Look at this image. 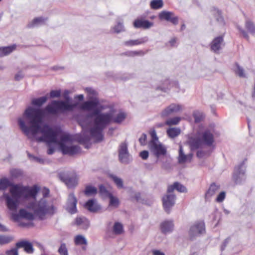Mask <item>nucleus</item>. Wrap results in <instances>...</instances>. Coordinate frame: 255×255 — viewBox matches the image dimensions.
Returning <instances> with one entry per match:
<instances>
[{
	"instance_id": "obj_31",
	"label": "nucleus",
	"mask_w": 255,
	"mask_h": 255,
	"mask_svg": "<svg viewBox=\"0 0 255 255\" xmlns=\"http://www.w3.org/2000/svg\"><path fill=\"white\" fill-rule=\"evenodd\" d=\"M47 20V18L43 17H38L34 18L33 20L27 24L28 28H32L44 24Z\"/></svg>"
},
{
	"instance_id": "obj_9",
	"label": "nucleus",
	"mask_w": 255,
	"mask_h": 255,
	"mask_svg": "<svg viewBox=\"0 0 255 255\" xmlns=\"http://www.w3.org/2000/svg\"><path fill=\"white\" fill-rule=\"evenodd\" d=\"M244 162L235 167L233 175V180L236 184H241L243 181L245 180V170L243 169Z\"/></svg>"
},
{
	"instance_id": "obj_55",
	"label": "nucleus",
	"mask_w": 255,
	"mask_h": 255,
	"mask_svg": "<svg viewBox=\"0 0 255 255\" xmlns=\"http://www.w3.org/2000/svg\"><path fill=\"white\" fill-rule=\"evenodd\" d=\"M61 90H52L50 92V97L51 98H58L60 96Z\"/></svg>"
},
{
	"instance_id": "obj_8",
	"label": "nucleus",
	"mask_w": 255,
	"mask_h": 255,
	"mask_svg": "<svg viewBox=\"0 0 255 255\" xmlns=\"http://www.w3.org/2000/svg\"><path fill=\"white\" fill-rule=\"evenodd\" d=\"M119 158L121 162L128 164L130 161L129 154L128 149V144L126 142L120 144L119 149Z\"/></svg>"
},
{
	"instance_id": "obj_6",
	"label": "nucleus",
	"mask_w": 255,
	"mask_h": 255,
	"mask_svg": "<svg viewBox=\"0 0 255 255\" xmlns=\"http://www.w3.org/2000/svg\"><path fill=\"white\" fill-rule=\"evenodd\" d=\"M59 177L69 188H74L78 185L79 178L75 172L67 175L60 173Z\"/></svg>"
},
{
	"instance_id": "obj_23",
	"label": "nucleus",
	"mask_w": 255,
	"mask_h": 255,
	"mask_svg": "<svg viewBox=\"0 0 255 255\" xmlns=\"http://www.w3.org/2000/svg\"><path fill=\"white\" fill-rule=\"evenodd\" d=\"M27 219L28 220H33L34 219V215L30 212H28L24 209H21L19 211L18 214H13V217L14 220H17L18 217Z\"/></svg>"
},
{
	"instance_id": "obj_19",
	"label": "nucleus",
	"mask_w": 255,
	"mask_h": 255,
	"mask_svg": "<svg viewBox=\"0 0 255 255\" xmlns=\"http://www.w3.org/2000/svg\"><path fill=\"white\" fill-rule=\"evenodd\" d=\"M15 246L18 249L23 248L24 251L27 254H32L34 252L32 244L26 241H19L16 243Z\"/></svg>"
},
{
	"instance_id": "obj_60",
	"label": "nucleus",
	"mask_w": 255,
	"mask_h": 255,
	"mask_svg": "<svg viewBox=\"0 0 255 255\" xmlns=\"http://www.w3.org/2000/svg\"><path fill=\"white\" fill-rule=\"evenodd\" d=\"M238 29L243 34L244 37H245L247 40H249L250 37L248 32L242 29L240 26H237Z\"/></svg>"
},
{
	"instance_id": "obj_15",
	"label": "nucleus",
	"mask_w": 255,
	"mask_h": 255,
	"mask_svg": "<svg viewBox=\"0 0 255 255\" xmlns=\"http://www.w3.org/2000/svg\"><path fill=\"white\" fill-rule=\"evenodd\" d=\"M159 17L160 19L169 21L174 25H177L178 23V17L171 11H162L159 13Z\"/></svg>"
},
{
	"instance_id": "obj_27",
	"label": "nucleus",
	"mask_w": 255,
	"mask_h": 255,
	"mask_svg": "<svg viewBox=\"0 0 255 255\" xmlns=\"http://www.w3.org/2000/svg\"><path fill=\"white\" fill-rule=\"evenodd\" d=\"M173 223L171 221H165L160 225L161 232L165 234L171 232L173 230Z\"/></svg>"
},
{
	"instance_id": "obj_62",
	"label": "nucleus",
	"mask_w": 255,
	"mask_h": 255,
	"mask_svg": "<svg viewBox=\"0 0 255 255\" xmlns=\"http://www.w3.org/2000/svg\"><path fill=\"white\" fill-rule=\"evenodd\" d=\"M148 152L146 150H143L140 152V156L143 160L146 159L148 157Z\"/></svg>"
},
{
	"instance_id": "obj_3",
	"label": "nucleus",
	"mask_w": 255,
	"mask_h": 255,
	"mask_svg": "<svg viewBox=\"0 0 255 255\" xmlns=\"http://www.w3.org/2000/svg\"><path fill=\"white\" fill-rule=\"evenodd\" d=\"M49 194V190L44 188L42 191L44 198L40 199L38 202H32L28 206V208L32 210L34 215L40 220L45 219L46 215L52 216L55 213L56 208L53 204L48 202L44 198L47 197Z\"/></svg>"
},
{
	"instance_id": "obj_46",
	"label": "nucleus",
	"mask_w": 255,
	"mask_h": 255,
	"mask_svg": "<svg viewBox=\"0 0 255 255\" xmlns=\"http://www.w3.org/2000/svg\"><path fill=\"white\" fill-rule=\"evenodd\" d=\"M75 243L77 245H87L86 239L81 235H78L75 238Z\"/></svg>"
},
{
	"instance_id": "obj_34",
	"label": "nucleus",
	"mask_w": 255,
	"mask_h": 255,
	"mask_svg": "<svg viewBox=\"0 0 255 255\" xmlns=\"http://www.w3.org/2000/svg\"><path fill=\"white\" fill-rule=\"evenodd\" d=\"M245 27L247 30L253 35H255V24L253 21L247 19L245 21Z\"/></svg>"
},
{
	"instance_id": "obj_42",
	"label": "nucleus",
	"mask_w": 255,
	"mask_h": 255,
	"mask_svg": "<svg viewBox=\"0 0 255 255\" xmlns=\"http://www.w3.org/2000/svg\"><path fill=\"white\" fill-rule=\"evenodd\" d=\"M113 232L116 235H121L124 232L123 225L119 222H116L113 226Z\"/></svg>"
},
{
	"instance_id": "obj_35",
	"label": "nucleus",
	"mask_w": 255,
	"mask_h": 255,
	"mask_svg": "<svg viewBox=\"0 0 255 255\" xmlns=\"http://www.w3.org/2000/svg\"><path fill=\"white\" fill-rule=\"evenodd\" d=\"M47 99L48 98L46 96H43L38 98H34L32 100L31 104L32 105L40 107L47 101Z\"/></svg>"
},
{
	"instance_id": "obj_37",
	"label": "nucleus",
	"mask_w": 255,
	"mask_h": 255,
	"mask_svg": "<svg viewBox=\"0 0 255 255\" xmlns=\"http://www.w3.org/2000/svg\"><path fill=\"white\" fill-rule=\"evenodd\" d=\"M145 52L142 50L139 51H128L121 54V55H124L128 57H134L136 56H143Z\"/></svg>"
},
{
	"instance_id": "obj_59",
	"label": "nucleus",
	"mask_w": 255,
	"mask_h": 255,
	"mask_svg": "<svg viewBox=\"0 0 255 255\" xmlns=\"http://www.w3.org/2000/svg\"><path fill=\"white\" fill-rule=\"evenodd\" d=\"M150 134L152 138L150 141H154L155 142L159 141L158 138L156 135V131L154 129L151 130L150 132Z\"/></svg>"
},
{
	"instance_id": "obj_57",
	"label": "nucleus",
	"mask_w": 255,
	"mask_h": 255,
	"mask_svg": "<svg viewBox=\"0 0 255 255\" xmlns=\"http://www.w3.org/2000/svg\"><path fill=\"white\" fill-rule=\"evenodd\" d=\"M114 28L115 32L119 33L124 30V26L122 23L119 22Z\"/></svg>"
},
{
	"instance_id": "obj_33",
	"label": "nucleus",
	"mask_w": 255,
	"mask_h": 255,
	"mask_svg": "<svg viewBox=\"0 0 255 255\" xmlns=\"http://www.w3.org/2000/svg\"><path fill=\"white\" fill-rule=\"evenodd\" d=\"M16 48V45L13 44L10 46L0 47V57L10 54Z\"/></svg>"
},
{
	"instance_id": "obj_47",
	"label": "nucleus",
	"mask_w": 255,
	"mask_h": 255,
	"mask_svg": "<svg viewBox=\"0 0 255 255\" xmlns=\"http://www.w3.org/2000/svg\"><path fill=\"white\" fill-rule=\"evenodd\" d=\"M110 199L109 205L117 208L119 205V200L117 197H115L112 194L108 197Z\"/></svg>"
},
{
	"instance_id": "obj_48",
	"label": "nucleus",
	"mask_w": 255,
	"mask_h": 255,
	"mask_svg": "<svg viewBox=\"0 0 255 255\" xmlns=\"http://www.w3.org/2000/svg\"><path fill=\"white\" fill-rule=\"evenodd\" d=\"M92 111H93V112L91 113H90L88 115V117H89L90 118H95V117H98L99 115H100L101 114H103L105 113H101V110L99 109L97 107H96L95 109H93Z\"/></svg>"
},
{
	"instance_id": "obj_44",
	"label": "nucleus",
	"mask_w": 255,
	"mask_h": 255,
	"mask_svg": "<svg viewBox=\"0 0 255 255\" xmlns=\"http://www.w3.org/2000/svg\"><path fill=\"white\" fill-rule=\"evenodd\" d=\"M111 178L113 179L114 183L116 184L118 188H123L124 187L123 181L122 179L116 175H111Z\"/></svg>"
},
{
	"instance_id": "obj_40",
	"label": "nucleus",
	"mask_w": 255,
	"mask_h": 255,
	"mask_svg": "<svg viewBox=\"0 0 255 255\" xmlns=\"http://www.w3.org/2000/svg\"><path fill=\"white\" fill-rule=\"evenodd\" d=\"M97 189L91 185H87L85 187L84 194L87 196L95 195L97 193Z\"/></svg>"
},
{
	"instance_id": "obj_11",
	"label": "nucleus",
	"mask_w": 255,
	"mask_h": 255,
	"mask_svg": "<svg viewBox=\"0 0 255 255\" xmlns=\"http://www.w3.org/2000/svg\"><path fill=\"white\" fill-rule=\"evenodd\" d=\"M205 232V224L203 221H198L191 227L189 234L190 238L192 240L194 237L200 235Z\"/></svg>"
},
{
	"instance_id": "obj_12",
	"label": "nucleus",
	"mask_w": 255,
	"mask_h": 255,
	"mask_svg": "<svg viewBox=\"0 0 255 255\" xmlns=\"http://www.w3.org/2000/svg\"><path fill=\"white\" fill-rule=\"evenodd\" d=\"M182 110V106L179 104H171L161 113L162 118L168 117Z\"/></svg>"
},
{
	"instance_id": "obj_58",
	"label": "nucleus",
	"mask_w": 255,
	"mask_h": 255,
	"mask_svg": "<svg viewBox=\"0 0 255 255\" xmlns=\"http://www.w3.org/2000/svg\"><path fill=\"white\" fill-rule=\"evenodd\" d=\"M146 134L145 133H142L141 136L139 138V142L141 145H144L146 143Z\"/></svg>"
},
{
	"instance_id": "obj_20",
	"label": "nucleus",
	"mask_w": 255,
	"mask_h": 255,
	"mask_svg": "<svg viewBox=\"0 0 255 255\" xmlns=\"http://www.w3.org/2000/svg\"><path fill=\"white\" fill-rule=\"evenodd\" d=\"M99 102L97 99L92 101H88L84 102L81 106V109L84 111H92L93 109L98 107Z\"/></svg>"
},
{
	"instance_id": "obj_26",
	"label": "nucleus",
	"mask_w": 255,
	"mask_h": 255,
	"mask_svg": "<svg viewBox=\"0 0 255 255\" xmlns=\"http://www.w3.org/2000/svg\"><path fill=\"white\" fill-rule=\"evenodd\" d=\"M148 41V38L147 36H144L137 39L129 40L124 42V44L126 46H132L134 45H140L144 44Z\"/></svg>"
},
{
	"instance_id": "obj_1",
	"label": "nucleus",
	"mask_w": 255,
	"mask_h": 255,
	"mask_svg": "<svg viewBox=\"0 0 255 255\" xmlns=\"http://www.w3.org/2000/svg\"><path fill=\"white\" fill-rule=\"evenodd\" d=\"M44 117V110L31 107H28L23 114L22 118L18 119L19 128L28 138L35 137L40 132L42 135L36 138L38 142H45L48 145L60 144L58 136L59 131L47 125L41 127Z\"/></svg>"
},
{
	"instance_id": "obj_16",
	"label": "nucleus",
	"mask_w": 255,
	"mask_h": 255,
	"mask_svg": "<svg viewBox=\"0 0 255 255\" xmlns=\"http://www.w3.org/2000/svg\"><path fill=\"white\" fill-rule=\"evenodd\" d=\"M224 45L223 36L215 37L210 44V49L214 53L219 54L222 46Z\"/></svg>"
},
{
	"instance_id": "obj_56",
	"label": "nucleus",
	"mask_w": 255,
	"mask_h": 255,
	"mask_svg": "<svg viewBox=\"0 0 255 255\" xmlns=\"http://www.w3.org/2000/svg\"><path fill=\"white\" fill-rule=\"evenodd\" d=\"M225 197H226V193L224 191L221 192L220 193V194L217 197L216 201L217 202H218V203L222 202L224 200Z\"/></svg>"
},
{
	"instance_id": "obj_38",
	"label": "nucleus",
	"mask_w": 255,
	"mask_h": 255,
	"mask_svg": "<svg viewBox=\"0 0 255 255\" xmlns=\"http://www.w3.org/2000/svg\"><path fill=\"white\" fill-rule=\"evenodd\" d=\"M181 130L178 128H169L167 130V133L170 138H174L180 134Z\"/></svg>"
},
{
	"instance_id": "obj_5",
	"label": "nucleus",
	"mask_w": 255,
	"mask_h": 255,
	"mask_svg": "<svg viewBox=\"0 0 255 255\" xmlns=\"http://www.w3.org/2000/svg\"><path fill=\"white\" fill-rule=\"evenodd\" d=\"M148 148L150 152L157 158L165 155L167 153L166 147L159 141L155 142L154 141H150Z\"/></svg>"
},
{
	"instance_id": "obj_22",
	"label": "nucleus",
	"mask_w": 255,
	"mask_h": 255,
	"mask_svg": "<svg viewBox=\"0 0 255 255\" xmlns=\"http://www.w3.org/2000/svg\"><path fill=\"white\" fill-rule=\"evenodd\" d=\"M189 143L192 150L197 149L204 145L199 134L197 137L190 138Z\"/></svg>"
},
{
	"instance_id": "obj_10",
	"label": "nucleus",
	"mask_w": 255,
	"mask_h": 255,
	"mask_svg": "<svg viewBox=\"0 0 255 255\" xmlns=\"http://www.w3.org/2000/svg\"><path fill=\"white\" fill-rule=\"evenodd\" d=\"M176 196L172 193L167 191L166 195L162 198L163 206L166 212L169 213L170 209L175 204Z\"/></svg>"
},
{
	"instance_id": "obj_53",
	"label": "nucleus",
	"mask_w": 255,
	"mask_h": 255,
	"mask_svg": "<svg viewBox=\"0 0 255 255\" xmlns=\"http://www.w3.org/2000/svg\"><path fill=\"white\" fill-rule=\"evenodd\" d=\"M11 238L9 237L0 235V244L3 245L9 243L11 241Z\"/></svg>"
},
{
	"instance_id": "obj_52",
	"label": "nucleus",
	"mask_w": 255,
	"mask_h": 255,
	"mask_svg": "<svg viewBox=\"0 0 255 255\" xmlns=\"http://www.w3.org/2000/svg\"><path fill=\"white\" fill-rule=\"evenodd\" d=\"M10 175L13 178H17L22 175V172L20 170L13 169L10 171Z\"/></svg>"
},
{
	"instance_id": "obj_64",
	"label": "nucleus",
	"mask_w": 255,
	"mask_h": 255,
	"mask_svg": "<svg viewBox=\"0 0 255 255\" xmlns=\"http://www.w3.org/2000/svg\"><path fill=\"white\" fill-rule=\"evenodd\" d=\"M231 239L230 237L227 238L225 239L223 243V244L221 246V251H223L225 250V248L226 247L227 245L229 243V241H230Z\"/></svg>"
},
{
	"instance_id": "obj_32",
	"label": "nucleus",
	"mask_w": 255,
	"mask_h": 255,
	"mask_svg": "<svg viewBox=\"0 0 255 255\" xmlns=\"http://www.w3.org/2000/svg\"><path fill=\"white\" fill-rule=\"evenodd\" d=\"M76 224L81 226L82 228L86 229L89 226V221L85 217H77L75 219Z\"/></svg>"
},
{
	"instance_id": "obj_54",
	"label": "nucleus",
	"mask_w": 255,
	"mask_h": 255,
	"mask_svg": "<svg viewBox=\"0 0 255 255\" xmlns=\"http://www.w3.org/2000/svg\"><path fill=\"white\" fill-rule=\"evenodd\" d=\"M18 248L15 247L14 248L6 251L5 254L6 255H18Z\"/></svg>"
},
{
	"instance_id": "obj_25",
	"label": "nucleus",
	"mask_w": 255,
	"mask_h": 255,
	"mask_svg": "<svg viewBox=\"0 0 255 255\" xmlns=\"http://www.w3.org/2000/svg\"><path fill=\"white\" fill-rule=\"evenodd\" d=\"M134 27L147 29L153 25V23L147 20L136 19L133 22Z\"/></svg>"
},
{
	"instance_id": "obj_21",
	"label": "nucleus",
	"mask_w": 255,
	"mask_h": 255,
	"mask_svg": "<svg viewBox=\"0 0 255 255\" xmlns=\"http://www.w3.org/2000/svg\"><path fill=\"white\" fill-rule=\"evenodd\" d=\"M193 157L192 153H189L187 155L185 154L183 150V147L181 145L179 146V155L178 157V161L179 163L182 164L186 162H190Z\"/></svg>"
},
{
	"instance_id": "obj_17",
	"label": "nucleus",
	"mask_w": 255,
	"mask_h": 255,
	"mask_svg": "<svg viewBox=\"0 0 255 255\" xmlns=\"http://www.w3.org/2000/svg\"><path fill=\"white\" fill-rule=\"evenodd\" d=\"M60 148L64 154L73 155L80 152L81 148L78 145L67 146L62 143H60Z\"/></svg>"
},
{
	"instance_id": "obj_28",
	"label": "nucleus",
	"mask_w": 255,
	"mask_h": 255,
	"mask_svg": "<svg viewBox=\"0 0 255 255\" xmlns=\"http://www.w3.org/2000/svg\"><path fill=\"white\" fill-rule=\"evenodd\" d=\"M85 207L90 212H96L100 209V207L98 205L95 199L89 200L85 205Z\"/></svg>"
},
{
	"instance_id": "obj_51",
	"label": "nucleus",
	"mask_w": 255,
	"mask_h": 255,
	"mask_svg": "<svg viewBox=\"0 0 255 255\" xmlns=\"http://www.w3.org/2000/svg\"><path fill=\"white\" fill-rule=\"evenodd\" d=\"M164 86L161 87H158L156 88V90H161L162 91L166 92L167 90H168L170 87V83L168 80H166L164 83Z\"/></svg>"
},
{
	"instance_id": "obj_39",
	"label": "nucleus",
	"mask_w": 255,
	"mask_h": 255,
	"mask_svg": "<svg viewBox=\"0 0 255 255\" xmlns=\"http://www.w3.org/2000/svg\"><path fill=\"white\" fill-rule=\"evenodd\" d=\"M99 194L103 198H107L110 197L112 194L107 190L106 187L103 185H100L99 186Z\"/></svg>"
},
{
	"instance_id": "obj_36",
	"label": "nucleus",
	"mask_w": 255,
	"mask_h": 255,
	"mask_svg": "<svg viewBox=\"0 0 255 255\" xmlns=\"http://www.w3.org/2000/svg\"><path fill=\"white\" fill-rule=\"evenodd\" d=\"M234 71L236 74L238 75L241 78L246 77V74L244 72V68L240 66L239 63H235V66L234 67Z\"/></svg>"
},
{
	"instance_id": "obj_7",
	"label": "nucleus",
	"mask_w": 255,
	"mask_h": 255,
	"mask_svg": "<svg viewBox=\"0 0 255 255\" xmlns=\"http://www.w3.org/2000/svg\"><path fill=\"white\" fill-rule=\"evenodd\" d=\"M111 122H112V113H105L94 119L95 126H98L103 128H105Z\"/></svg>"
},
{
	"instance_id": "obj_2",
	"label": "nucleus",
	"mask_w": 255,
	"mask_h": 255,
	"mask_svg": "<svg viewBox=\"0 0 255 255\" xmlns=\"http://www.w3.org/2000/svg\"><path fill=\"white\" fill-rule=\"evenodd\" d=\"M8 187H10V195L4 193L3 197L5 200L7 208L12 211L16 210L21 199H26L29 197L35 199L39 190L36 185L30 188L29 186H23L20 184H13L6 178H1L0 180V190H4Z\"/></svg>"
},
{
	"instance_id": "obj_61",
	"label": "nucleus",
	"mask_w": 255,
	"mask_h": 255,
	"mask_svg": "<svg viewBox=\"0 0 255 255\" xmlns=\"http://www.w3.org/2000/svg\"><path fill=\"white\" fill-rule=\"evenodd\" d=\"M28 156L30 159H33L38 163H43V160L41 158L31 155L29 153H28Z\"/></svg>"
},
{
	"instance_id": "obj_45",
	"label": "nucleus",
	"mask_w": 255,
	"mask_h": 255,
	"mask_svg": "<svg viewBox=\"0 0 255 255\" xmlns=\"http://www.w3.org/2000/svg\"><path fill=\"white\" fill-rule=\"evenodd\" d=\"M181 120V118L180 117H174V118H170L169 119H168L166 122H165V125H168V126H173V125H177L179 122Z\"/></svg>"
},
{
	"instance_id": "obj_18",
	"label": "nucleus",
	"mask_w": 255,
	"mask_h": 255,
	"mask_svg": "<svg viewBox=\"0 0 255 255\" xmlns=\"http://www.w3.org/2000/svg\"><path fill=\"white\" fill-rule=\"evenodd\" d=\"M104 128L99 127L98 126H95L90 129V133L91 136L94 138L97 141H101L103 139V134L102 133L103 130Z\"/></svg>"
},
{
	"instance_id": "obj_43",
	"label": "nucleus",
	"mask_w": 255,
	"mask_h": 255,
	"mask_svg": "<svg viewBox=\"0 0 255 255\" xmlns=\"http://www.w3.org/2000/svg\"><path fill=\"white\" fill-rule=\"evenodd\" d=\"M126 117V115L121 112L118 114L115 118L112 117V121L115 123H120L123 122Z\"/></svg>"
},
{
	"instance_id": "obj_4",
	"label": "nucleus",
	"mask_w": 255,
	"mask_h": 255,
	"mask_svg": "<svg viewBox=\"0 0 255 255\" xmlns=\"http://www.w3.org/2000/svg\"><path fill=\"white\" fill-rule=\"evenodd\" d=\"M70 92L68 90H65L63 96L66 101L53 100L50 104H48L45 108V110L48 113L56 115L58 113H63L67 111H72L76 107V104H69L70 100L69 97Z\"/></svg>"
},
{
	"instance_id": "obj_49",
	"label": "nucleus",
	"mask_w": 255,
	"mask_h": 255,
	"mask_svg": "<svg viewBox=\"0 0 255 255\" xmlns=\"http://www.w3.org/2000/svg\"><path fill=\"white\" fill-rule=\"evenodd\" d=\"M78 140L80 143L86 144L90 141V137L89 135L83 134L79 137Z\"/></svg>"
},
{
	"instance_id": "obj_14",
	"label": "nucleus",
	"mask_w": 255,
	"mask_h": 255,
	"mask_svg": "<svg viewBox=\"0 0 255 255\" xmlns=\"http://www.w3.org/2000/svg\"><path fill=\"white\" fill-rule=\"evenodd\" d=\"M77 200L73 193H70L67 199L66 210L70 214H73L77 212L76 205Z\"/></svg>"
},
{
	"instance_id": "obj_24",
	"label": "nucleus",
	"mask_w": 255,
	"mask_h": 255,
	"mask_svg": "<svg viewBox=\"0 0 255 255\" xmlns=\"http://www.w3.org/2000/svg\"><path fill=\"white\" fill-rule=\"evenodd\" d=\"M210 12L211 14L216 18L217 22L219 24L221 25H224L225 24L224 19L220 10L215 7H213L211 9Z\"/></svg>"
},
{
	"instance_id": "obj_29",
	"label": "nucleus",
	"mask_w": 255,
	"mask_h": 255,
	"mask_svg": "<svg viewBox=\"0 0 255 255\" xmlns=\"http://www.w3.org/2000/svg\"><path fill=\"white\" fill-rule=\"evenodd\" d=\"M220 185L213 183L210 186V187L205 194V199L207 200L214 195L215 193L219 190Z\"/></svg>"
},
{
	"instance_id": "obj_30",
	"label": "nucleus",
	"mask_w": 255,
	"mask_h": 255,
	"mask_svg": "<svg viewBox=\"0 0 255 255\" xmlns=\"http://www.w3.org/2000/svg\"><path fill=\"white\" fill-rule=\"evenodd\" d=\"M175 189L180 192H187V189L186 187L177 182L174 183L173 185H169L168 187V192L169 193H172Z\"/></svg>"
},
{
	"instance_id": "obj_63",
	"label": "nucleus",
	"mask_w": 255,
	"mask_h": 255,
	"mask_svg": "<svg viewBox=\"0 0 255 255\" xmlns=\"http://www.w3.org/2000/svg\"><path fill=\"white\" fill-rule=\"evenodd\" d=\"M24 77V75L21 71H19L14 76V79L16 81H19L22 79Z\"/></svg>"
},
{
	"instance_id": "obj_13",
	"label": "nucleus",
	"mask_w": 255,
	"mask_h": 255,
	"mask_svg": "<svg viewBox=\"0 0 255 255\" xmlns=\"http://www.w3.org/2000/svg\"><path fill=\"white\" fill-rule=\"evenodd\" d=\"M204 145L211 146L214 141V135L209 129L198 133Z\"/></svg>"
},
{
	"instance_id": "obj_50",
	"label": "nucleus",
	"mask_w": 255,
	"mask_h": 255,
	"mask_svg": "<svg viewBox=\"0 0 255 255\" xmlns=\"http://www.w3.org/2000/svg\"><path fill=\"white\" fill-rule=\"evenodd\" d=\"M58 251L60 255H68V251L66 245L64 243L61 244Z\"/></svg>"
},
{
	"instance_id": "obj_41",
	"label": "nucleus",
	"mask_w": 255,
	"mask_h": 255,
	"mask_svg": "<svg viewBox=\"0 0 255 255\" xmlns=\"http://www.w3.org/2000/svg\"><path fill=\"white\" fill-rule=\"evenodd\" d=\"M150 6L152 9H158L163 6L162 0H152L150 1Z\"/></svg>"
}]
</instances>
